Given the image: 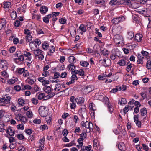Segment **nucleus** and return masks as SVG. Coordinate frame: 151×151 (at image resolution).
<instances>
[{"label":"nucleus","mask_w":151,"mask_h":151,"mask_svg":"<svg viewBox=\"0 0 151 151\" xmlns=\"http://www.w3.org/2000/svg\"><path fill=\"white\" fill-rule=\"evenodd\" d=\"M109 3L111 6L118 5L121 3L129 6H131L133 5L136 6V7H137V6H139V4L137 3H133L132 4L131 2L129 0H121L120 2H119V0H111Z\"/></svg>","instance_id":"1"},{"label":"nucleus","mask_w":151,"mask_h":151,"mask_svg":"<svg viewBox=\"0 0 151 151\" xmlns=\"http://www.w3.org/2000/svg\"><path fill=\"white\" fill-rule=\"evenodd\" d=\"M36 57H38L39 59L42 60L44 59V52L42 50L38 48L35 49L34 47L30 48Z\"/></svg>","instance_id":"2"},{"label":"nucleus","mask_w":151,"mask_h":151,"mask_svg":"<svg viewBox=\"0 0 151 151\" xmlns=\"http://www.w3.org/2000/svg\"><path fill=\"white\" fill-rule=\"evenodd\" d=\"M39 114L42 117H45L47 116V111L46 110V107L44 106H40L39 109Z\"/></svg>","instance_id":"3"},{"label":"nucleus","mask_w":151,"mask_h":151,"mask_svg":"<svg viewBox=\"0 0 151 151\" xmlns=\"http://www.w3.org/2000/svg\"><path fill=\"white\" fill-rule=\"evenodd\" d=\"M15 119L17 121H20L22 123L25 124L27 122V118L20 114L16 116Z\"/></svg>","instance_id":"4"},{"label":"nucleus","mask_w":151,"mask_h":151,"mask_svg":"<svg viewBox=\"0 0 151 151\" xmlns=\"http://www.w3.org/2000/svg\"><path fill=\"white\" fill-rule=\"evenodd\" d=\"M111 60L109 59L101 60L99 61V63L105 67L110 66L111 65Z\"/></svg>","instance_id":"5"},{"label":"nucleus","mask_w":151,"mask_h":151,"mask_svg":"<svg viewBox=\"0 0 151 151\" xmlns=\"http://www.w3.org/2000/svg\"><path fill=\"white\" fill-rule=\"evenodd\" d=\"M114 39V42L118 44H120L121 42L122 43L123 40L122 36L119 34L115 35Z\"/></svg>","instance_id":"6"},{"label":"nucleus","mask_w":151,"mask_h":151,"mask_svg":"<svg viewBox=\"0 0 151 151\" xmlns=\"http://www.w3.org/2000/svg\"><path fill=\"white\" fill-rule=\"evenodd\" d=\"M11 99L10 96L5 95L1 98L0 103H3L5 104H9L10 103Z\"/></svg>","instance_id":"7"},{"label":"nucleus","mask_w":151,"mask_h":151,"mask_svg":"<svg viewBox=\"0 0 151 151\" xmlns=\"http://www.w3.org/2000/svg\"><path fill=\"white\" fill-rule=\"evenodd\" d=\"M87 125L86 126V132L87 133L89 132L91 130H93V126L92 123L90 122L87 121Z\"/></svg>","instance_id":"8"},{"label":"nucleus","mask_w":151,"mask_h":151,"mask_svg":"<svg viewBox=\"0 0 151 151\" xmlns=\"http://www.w3.org/2000/svg\"><path fill=\"white\" fill-rule=\"evenodd\" d=\"M8 65V63L6 60H2L0 62V68L2 69L7 70Z\"/></svg>","instance_id":"9"},{"label":"nucleus","mask_w":151,"mask_h":151,"mask_svg":"<svg viewBox=\"0 0 151 151\" xmlns=\"http://www.w3.org/2000/svg\"><path fill=\"white\" fill-rule=\"evenodd\" d=\"M137 63L138 64L142 65L144 63L143 59L145 58L142 56L141 54H138L137 56Z\"/></svg>","instance_id":"10"},{"label":"nucleus","mask_w":151,"mask_h":151,"mask_svg":"<svg viewBox=\"0 0 151 151\" xmlns=\"http://www.w3.org/2000/svg\"><path fill=\"white\" fill-rule=\"evenodd\" d=\"M43 89L45 93L47 94L50 93L53 90V89L52 88L51 85L50 86H45L43 88Z\"/></svg>","instance_id":"11"},{"label":"nucleus","mask_w":151,"mask_h":151,"mask_svg":"<svg viewBox=\"0 0 151 151\" xmlns=\"http://www.w3.org/2000/svg\"><path fill=\"white\" fill-rule=\"evenodd\" d=\"M6 132L11 136H14L15 133L14 128L11 127H9L7 128Z\"/></svg>","instance_id":"12"},{"label":"nucleus","mask_w":151,"mask_h":151,"mask_svg":"<svg viewBox=\"0 0 151 151\" xmlns=\"http://www.w3.org/2000/svg\"><path fill=\"white\" fill-rule=\"evenodd\" d=\"M41 43V41L39 40H37L35 41H32L29 43V45L30 48L32 47H33V45H34L36 48L37 47V45H36V44L38 45H39Z\"/></svg>","instance_id":"13"},{"label":"nucleus","mask_w":151,"mask_h":151,"mask_svg":"<svg viewBox=\"0 0 151 151\" xmlns=\"http://www.w3.org/2000/svg\"><path fill=\"white\" fill-rule=\"evenodd\" d=\"M6 22L5 19H2L0 20V30L4 29L6 26Z\"/></svg>","instance_id":"14"},{"label":"nucleus","mask_w":151,"mask_h":151,"mask_svg":"<svg viewBox=\"0 0 151 151\" xmlns=\"http://www.w3.org/2000/svg\"><path fill=\"white\" fill-rule=\"evenodd\" d=\"M127 60L125 58H123V59L120 60L117 63V64L120 66H123L125 65L127 63Z\"/></svg>","instance_id":"15"},{"label":"nucleus","mask_w":151,"mask_h":151,"mask_svg":"<svg viewBox=\"0 0 151 151\" xmlns=\"http://www.w3.org/2000/svg\"><path fill=\"white\" fill-rule=\"evenodd\" d=\"M142 35L140 34H136L134 38V40L137 42H140L142 40Z\"/></svg>","instance_id":"16"},{"label":"nucleus","mask_w":151,"mask_h":151,"mask_svg":"<svg viewBox=\"0 0 151 151\" xmlns=\"http://www.w3.org/2000/svg\"><path fill=\"white\" fill-rule=\"evenodd\" d=\"M118 147L121 151H124L126 150L124 144L123 142H119L118 145Z\"/></svg>","instance_id":"17"},{"label":"nucleus","mask_w":151,"mask_h":151,"mask_svg":"<svg viewBox=\"0 0 151 151\" xmlns=\"http://www.w3.org/2000/svg\"><path fill=\"white\" fill-rule=\"evenodd\" d=\"M40 11L42 14H45L48 10V8L47 6H43L40 8Z\"/></svg>","instance_id":"18"},{"label":"nucleus","mask_w":151,"mask_h":151,"mask_svg":"<svg viewBox=\"0 0 151 151\" xmlns=\"http://www.w3.org/2000/svg\"><path fill=\"white\" fill-rule=\"evenodd\" d=\"M92 146L91 145L87 146H83L82 147L80 151H90L91 150Z\"/></svg>","instance_id":"19"},{"label":"nucleus","mask_w":151,"mask_h":151,"mask_svg":"<svg viewBox=\"0 0 151 151\" xmlns=\"http://www.w3.org/2000/svg\"><path fill=\"white\" fill-rule=\"evenodd\" d=\"M113 32L115 33H120L122 31V27L119 26L116 27L112 29Z\"/></svg>","instance_id":"20"},{"label":"nucleus","mask_w":151,"mask_h":151,"mask_svg":"<svg viewBox=\"0 0 151 151\" xmlns=\"http://www.w3.org/2000/svg\"><path fill=\"white\" fill-rule=\"evenodd\" d=\"M18 80L17 78L13 77L11 79H9L7 81V83L9 85L14 84Z\"/></svg>","instance_id":"21"},{"label":"nucleus","mask_w":151,"mask_h":151,"mask_svg":"<svg viewBox=\"0 0 151 151\" xmlns=\"http://www.w3.org/2000/svg\"><path fill=\"white\" fill-rule=\"evenodd\" d=\"M4 8L6 10L5 11H7V10L11 6V3L9 2H5L3 3Z\"/></svg>","instance_id":"22"},{"label":"nucleus","mask_w":151,"mask_h":151,"mask_svg":"<svg viewBox=\"0 0 151 151\" xmlns=\"http://www.w3.org/2000/svg\"><path fill=\"white\" fill-rule=\"evenodd\" d=\"M76 102L79 105H82L84 103V99L83 98L79 97L76 98Z\"/></svg>","instance_id":"23"},{"label":"nucleus","mask_w":151,"mask_h":151,"mask_svg":"<svg viewBox=\"0 0 151 151\" xmlns=\"http://www.w3.org/2000/svg\"><path fill=\"white\" fill-rule=\"evenodd\" d=\"M55 52V48L53 46L50 47L49 49V51L47 52V55L51 56L52 53Z\"/></svg>","instance_id":"24"},{"label":"nucleus","mask_w":151,"mask_h":151,"mask_svg":"<svg viewBox=\"0 0 151 151\" xmlns=\"http://www.w3.org/2000/svg\"><path fill=\"white\" fill-rule=\"evenodd\" d=\"M137 12L140 14H142L144 15L147 14V9L144 8L142 9H137Z\"/></svg>","instance_id":"25"},{"label":"nucleus","mask_w":151,"mask_h":151,"mask_svg":"<svg viewBox=\"0 0 151 151\" xmlns=\"http://www.w3.org/2000/svg\"><path fill=\"white\" fill-rule=\"evenodd\" d=\"M134 34L132 31L128 32H127V38L129 40H131L134 37Z\"/></svg>","instance_id":"26"},{"label":"nucleus","mask_w":151,"mask_h":151,"mask_svg":"<svg viewBox=\"0 0 151 151\" xmlns=\"http://www.w3.org/2000/svg\"><path fill=\"white\" fill-rule=\"evenodd\" d=\"M141 54L142 55V56L144 57H145V59L146 58L147 59H148L149 58V53L147 52L142 50L141 52Z\"/></svg>","instance_id":"27"},{"label":"nucleus","mask_w":151,"mask_h":151,"mask_svg":"<svg viewBox=\"0 0 151 151\" xmlns=\"http://www.w3.org/2000/svg\"><path fill=\"white\" fill-rule=\"evenodd\" d=\"M121 89V87L119 86H116V87L112 89L110 91V92L111 93H114L117 92L118 91H120Z\"/></svg>","instance_id":"28"},{"label":"nucleus","mask_w":151,"mask_h":151,"mask_svg":"<svg viewBox=\"0 0 151 151\" xmlns=\"http://www.w3.org/2000/svg\"><path fill=\"white\" fill-rule=\"evenodd\" d=\"M3 71L1 72V74L4 78H8L9 77V75L5 69H3Z\"/></svg>","instance_id":"29"},{"label":"nucleus","mask_w":151,"mask_h":151,"mask_svg":"<svg viewBox=\"0 0 151 151\" xmlns=\"http://www.w3.org/2000/svg\"><path fill=\"white\" fill-rule=\"evenodd\" d=\"M119 23L124 21L126 18V17L124 15H120L117 17Z\"/></svg>","instance_id":"30"},{"label":"nucleus","mask_w":151,"mask_h":151,"mask_svg":"<svg viewBox=\"0 0 151 151\" xmlns=\"http://www.w3.org/2000/svg\"><path fill=\"white\" fill-rule=\"evenodd\" d=\"M45 140V138L44 137L42 138L40 140L39 143L41 144V145L39 146V147L40 148H41L42 150L43 149L42 148L44 147Z\"/></svg>","instance_id":"31"},{"label":"nucleus","mask_w":151,"mask_h":151,"mask_svg":"<svg viewBox=\"0 0 151 151\" xmlns=\"http://www.w3.org/2000/svg\"><path fill=\"white\" fill-rule=\"evenodd\" d=\"M10 15L12 19H15L17 17V14L16 11L14 10H12V12L10 13Z\"/></svg>","instance_id":"32"},{"label":"nucleus","mask_w":151,"mask_h":151,"mask_svg":"<svg viewBox=\"0 0 151 151\" xmlns=\"http://www.w3.org/2000/svg\"><path fill=\"white\" fill-rule=\"evenodd\" d=\"M140 112L142 116H144L146 115L147 111L146 108H143L141 109L140 110Z\"/></svg>","instance_id":"33"},{"label":"nucleus","mask_w":151,"mask_h":151,"mask_svg":"<svg viewBox=\"0 0 151 151\" xmlns=\"http://www.w3.org/2000/svg\"><path fill=\"white\" fill-rule=\"evenodd\" d=\"M107 106L108 107V111L111 114L113 112L114 109L113 108V106L110 104H107Z\"/></svg>","instance_id":"34"},{"label":"nucleus","mask_w":151,"mask_h":151,"mask_svg":"<svg viewBox=\"0 0 151 151\" xmlns=\"http://www.w3.org/2000/svg\"><path fill=\"white\" fill-rule=\"evenodd\" d=\"M79 29L81 30L82 32H81V34H83V32H85L86 31V27L83 24H81L79 27Z\"/></svg>","instance_id":"35"},{"label":"nucleus","mask_w":151,"mask_h":151,"mask_svg":"<svg viewBox=\"0 0 151 151\" xmlns=\"http://www.w3.org/2000/svg\"><path fill=\"white\" fill-rule=\"evenodd\" d=\"M132 67V64L129 62H127V63L126 70L128 72H129Z\"/></svg>","instance_id":"36"},{"label":"nucleus","mask_w":151,"mask_h":151,"mask_svg":"<svg viewBox=\"0 0 151 151\" xmlns=\"http://www.w3.org/2000/svg\"><path fill=\"white\" fill-rule=\"evenodd\" d=\"M26 81L29 84L32 85L34 83L35 80H34L33 79H30L29 77H28L27 78V79L26 80Z\"/></svg>","instance_id":"37"},{"label":"nucleus","mask_w":151,"mask_h":151,"mask_svg":"<svg viewBox=\"0 0 151 151\" xmlns=\"http://www.w3.org/2000/svg\"><path fill=\"white\" fill-rule=\"evenodd\" d=\"M132 18L134 22L137 23L138 21L139 17L137 15L133 14L132 16Z\"/></svg>","instance_id":"38"},{"label":"nucleus","mask_w":151,"mask_h":151,"mask_svg":"<svg viewBox=\"0 0 151 151\" xmlns=\"http://www.w3.org/2000/svg\"><path fill=\"white\" fill-rule=\"evenodd\" d=\"M80 65L83 67H87L89 65V63L85 61H81L80 62Z\"/></svg>","instance_id":"39"},{"label":"nucleus","mask_w":151,"mask_h":151,"mask_svg":"<svg viewBox=\"0 0 151 151\" xmlns=\"http://www.w3.org/2000/svg\"><path fill=\"white\" fill-rule=\"evenodd\" d=\"M101 54L104 56L107 57L108 55V51L105 49H103V50H101Z\"/></svg>","instance_id":"40"},{"label":"nucleus","mask_w":151,"mask_h":151,"mask_svg":"<svg viewBox=\"0 0 151 151\" xmlns=\"http://www.w3.org/2000/svg\"><path fill=\"white\" fill-rule=\"evenodd\" d=\"M89 108L91 110L95 111L96 110V107L95 104L93 103H90L89 104Z\"/></svg>","instance_id":"41"},{"label":"nucleus","mask_w":151,"mask_h":151,"mask_svg":"<svg viewBox=\"0 0 151 151\" xmlns=\"http://www.w3.org/2000/svg\"><path fill=\"white\" fill-rule=\"evenodd\" d=\"M67 20L66 19L64 18H60L59 19V22L62 24H65L66 23Z\"/></svg>","instance_id":"42"},{"label":"nucleus","mask_w":151,"mask_h":151,"mask_svg":"<svg viewBox=\"0 0 151 151\" xmlns=\"http://www.w3.org/2000/svg\"><path fill=\"white\" fill-rule=\"evenodd\" d=\"M61 88V85L59 83L56 84L54 88V90L56 91H58L60 90Z\"/></svg>","instance_id":"43"},{"label":"nucleus","mask_w":151,"mask_h":151,"mask_svg":"<svg viewBox=\"0 0 151 151\" xmlns=\"http://www.w3.org/2000/svg\"><path fill=\"white\" fill-rule=\"evenodd\" d=\"M26 115L28 118H32L33 117V114L31 111H29L27 112Z\"/></svg>","instance_id":"44"},{"label":"nucleus","mask_w":151,"mask_h":151,"mask_svg":"<svg viewBox=\"0 0 151 151\" xmlns=\"http://www.w3.org/2000/svg\"><path fill=\"white\" fill-rule=\"evenodd\" d=\"M75 66L73 63L70 64L68 67V68L69 70H74L75 68Z\"/></svg>","instance_id":"45"},{"label":"nucleus","mask_w":151,"mask_h":151,"mask_svg":"<svg viewBox=\"0 0 151 151\" xmlns=\"http://www.w3.org/2000/svg\"><path fill=\"white\" fill-rule=\"evenodd\" d=\"M32 19H34L40 21L41 19V16L38 14H35L32 17Z\"/></svg>","instance_id":"46"},{"label":"nucleus","mask_w":151,"mask_h":151,"mask_svg":"<svg viewBox=\"0 0 151 151\" xmlns=\"http://www.w3.org/2000/svg\"><path fill=\"white\" fill-rule=\"evenodd\" d=\"M112 22L115 24H116L119 23L117 17L114 18L112 20Z\"/></svg>","instance_id":"47"},{"label":"nucleus","mask_w":151,"mask_h":151,"mask_svg":"<svg viewBox=\"0 0 151 151\" xmlns=\"http://www.w3.org/2000/svg\"><path fill=\"white\" fill-rule=\"evenodd\" d=\"M146 67L148 69H151V61L150 60H148L147 61Z\"/></svg>","instance_id":"48"},{"label":"nucleus","mask_w":151,"mask_h":151,"mask_svg":"<svg viewBox=\"0 0 151 151\" xmlns=\"http://www.w3.org/2000/svg\"><path fill=\"white\" fill-rule=\"evenodd\" d=\"M70 103H76V98H75L73 96H71L70 99Z\"/></svg>","instance_id":"49"},{"label":"nucleus","mask_w":151,"mask_h":151,"mask_svg":"<svg viewBox=\"0 0 151 151\" xmlns=\"http://www.w3.org/2000/svg\"><path fill=\"white\" fill-rule=\"evenodd\" d=\"M32 88L31 86L29 85H24L22 87V89L23 90H30Z\"/></svg>","instance_id":"50"},{"label":"nucleus","mask_w":151,"mask_h":151,"mask_svg":"<svg viewBox=\"0 0 151 151\" xmlns=\"http://www.w3.org/2000/svg\"><path fill=\"white\" fill-rule=\"evenodd\" d=\"M140 94L143 99L147 98V92H142Z\"/></svg>","instance_id":"51"},{"label":"nucleus","mask_w":151,"mask_h":151,"mask_svg":"<svg viewBox=\"0 0 151 151\" xmlns=\"http://www.w3.org/2000/svg\"><path fill=\"white\" fill-rule=\"evenodd\" d=\"M32 36L31 35H27L26 36V40L27 42H29L32 40Z\"/></svg>","instance_id":"52"},{"label":"nucleus","mask_w":151,"mask_h":151,"mask_svg":"<svg viewBox=\"0 0 151 151\" xmlns=\"http://www.w3.org/2000/svg\"><path fill=\"white\" fill-rule=\"evenodd\" d=\"M70 62L74 63L76 62V58L73 56H70L69 58Z\"/></svg>","instance_id":"53"},{"label":"nucleus","mask_w":151,"mask_h":151,"mask_svg":"<svg viewBox=\"0 0 151 151\" xmlns=\"http://www.w3.org/2000/svg\"><path fill=\"white\" fill-rule=\"evenodd\" d=\"M129 105H126L125 107L123 109V111L125 114H126V113L128 111L129 109Z\"/></svg>","instance_id":"54"},{"label":"nucleus","mask_w":151,"mask_h":151,"mask_svg":"<svg viewBox=\"0 0 151 151\" xmlns=\"http://www.w3.org/2000/svg\"><path fill=\"white\" fill-rule=\"evenodd\" d=\"M5 125L3 124H0V132H4L6 131L4 129Z\"/></svg>","instance_id":"55"},{"label":"nucleus","mask_w":151,"mask_h":151,"mask_svg":"<svg viewBox=\"0 0 151 151\" xmlns=\"http://www.w3.org/2000/svg\"><path fill=\"white\" fill-rule=\"evenodd\" d=\"M40 129L41 130L43 131L45 129H48L47 126L45 124L41 125L40 127Z\"/></svg>","instance_id":"56"},{"label":"nucleus","mask_w":151,"mask_h":151,"mask_svg":"<svg viewBox=\"0 0 151 151\" xmlns=\"http://www.w3.org/2000/svg\"><path fill=\"white\" fill-rule=\"evenodd\" d=\"M120 103V105L122 104H125L127 103V101L125 98H122L121 99L120 101H119V103Z\"/></svg>","instance_id":"57"},{"label":"nucleus","mask_w":151,"mask_h":151,"mask_svg":"<svg viewBox=\"0 0 151 151\" xmlns=\"http://www.w3.org/2000/svg\"><path fill=\"white\" fill-rule=\"evenodd\" d=\"M72 74V75L71 77V80L72 81V82H73V83H74L75 82V80H77L78 79V78L76 75L75 74Z\"/></svg>","instance_id":"58"},{"label":"nucleus","mask_w":151,"mask_h":151,"mask_svg":"<svg viewBox=\"0 0 151 151\" xmlns=\"http://www.w3.org/2000/svg\"><path fill=\"white\" fill-rule=\"evenodd\" d=\"M78 74L82 76V78H84V77L85 76L84 72L83 69H81L79 70V73Z\"/></svg>","instance_id":"59"},{"label":"nucleus","mask_w":151,"mask_h":151,"mask_svg":"<svg viewBox=\"0 0 151 151\" xmlns=\"http://www.w3.org/2000/svg\"><path fill=\"white\" fill-rule=\"evenodd\" d=\"M24 70L25 69L24 68H19L17 69V71L19 73L21 74L23 73L24 71Z\"/></svg>","instance_id":"60"},{"label":"nucleus","mask_w":151,"mask_h":151,"mask_svg":"<svg viewBox=\"0 0 151 151\" xmlns=\"http://www.w3.org/2000/svg\"><path fill=\"white\" fill-rule=\"evenodd\" d=\"M95 2L100 5H103L105 3L104 0H95Z\"/></svg>","instance_id":"61"},{"label":"nucleus","mask_w":151,"mask_h":151,"mask_svg":"<svg viewBox=\"0 0 151 151\" xmlns=\"http://www.w3.org/2000/svg\"><path fill=\"white\" fill-rule=\"evenodd\" d=\"M73 118V121L75 124L77 123L78 121L79 120L78 116L76 115H74Z\"/></svg>","instance_id":"62"},{"label":"nucleus","mask_w":151,"mask_h":151,"mask_svg":"<svg viewBox=\"0 0 151 151\" xmlns=\"http://www.w3.org/2000/svg\"><path fill=\"white\" fill-rule=\"evenodd\" d=\"M18 103L19 105L23 106L24 104V100L21 98H19L18 100Z\"/></svg>","instance_id":"63"},{"label":"nucleus","mask_w":151,"mask_h":151,"mask_svg":"<svg viewBox=\"0 0 151 151\" xmlns=\"http://www.w3.org/2000/svg\"><path fill=\"white\" fill-rule=\"evenodd\" d=\"M17 138L19 140H22L24 139L25 137L22 134H18L16 135Z\"/></svg>","instance_id":"64"}]
</instances>
